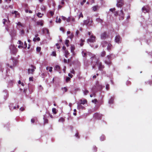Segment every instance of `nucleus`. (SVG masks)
Wrapping results in <instances>:
<instances>
[{
  "instance_id": "nucleus-1",
  "label": "nucleus",
  "mask_w": 152,
  "mask_h": 152,
  "mask_svg": "<svg viewBox=\"0 0 152 152\" xmlns=\"http://www.w3.org/2000/svg\"><path fill=\"white\" fill-rule=\"evenodd\" d=\"M88 34L90 36V38L88 39L87 42L88 43L94 42L95 41L96 37L94 36L90 32H88Z\"/></svg>"
},
{
  "instance_id": "nucleus-2",
  "label": "nucleus",
  "mask_w": 152,
  "mask_h": 152,
  "mask_svg": "<svg viewBox=\"0 0 152 152\" xmlns=\"http://www.w3.org/2000/svg\"><path fill=\"white\" fill-rule=\"evenodd\" d=\"M112 55V54L107 55L105 58V59L104 61V62L106 64L108 65L109 66H110L111 63V59Z\"/></svg>"
},
{
  "instance_id": "nucleus-3",
  "label": "nucleus",
  "mask_w": 152,
  "mask_h": 152,
  "mask_svg": "<svg viewBox=\"0 0 152 152\" xmlns=\"http://www.w3.org/2000/svg\"><path fill=\"white\" fill-rule=\"evenodd\" d=\"M93 21L91 19L89 18H88L87 20L83 21V25H86L87 26H91L92 25Z\"/></svg>"
},
{
  "instance_id": "nucleus-4",
  "label": "nucleus",
  "mask_w": 152,
  "mask_h": 152,
  "mask_svg": "<svg viewBox=\"0 0 152 152\" xmlns=\"http://www.w3.org/2000/svg\"><path fill=\"white\" fill-rule=\"evenodd\" d=\"M96 64L98 65L99 69L100 70H102L104 68V66L102 65V63L100 62L99 60H98L96 62Z\"/></svg>"
},
{
  "instance_id": "nucleus-5",
  "label": "nucleus",
  "mask_w": 152,
  "mask_h": 152,
  "mask_svg": "<svg viewBox=\"0 0 152 152\" xmlns=\"http://www.w3.org/2000/svg\"><path fill=\"white\" fill-rule=\"evenodd\" d=\"M10 49L11 52L13 53H15L17 52V49L13 45H11L9 47Z\"/></svg>"
},
{
  "instance_id": "nucleus-6",
  "label": "nucleus",
  "mask_w": 152,
  "mask_h": 152,
  "mask_svg": "<svg viewBox=\"0 0 152 152\" xmlns=\"http://www.w3.org/2000/svg\"><path fill=\"white\" fill-rule=\"evenodd\" d=\"M124 4L123 0H118L117 1L116 6L118 7H121Z\"/></svg>"
},
{
  "instance_id": "nucleus-7",
  "label": "nucleus",
  "mask_w": 152,
  "mask_h": 152,
  "mask_svg": "<svg viewBox=\"0 0 152 152\" xmlns=\"http://www.w3.org/2000/svg\"><path fill=\"white\" fill-rule=\"evenodd\" d=\"M118 13V15L120 16L119 19L120 20H123L124 19V14L123 10H121Z\"/></svg>"
},
{
  "instance_id": "nucleus-8",
  "label": "nucleus",
  "mask_w": 152,
  "mask_h": 152,
  "mask_svg": "<svg viewBox=\"0 0 152 152\" xmlns=\"http://www.w3.org/2000/svg\"><path fill=\"white\" fill-rule=\"evenodd\" d=\"M104 44H106L107 45V49L108 50H111L112 47V45L110 43H108L107 42H104Z\"/></svg>"
},
{
  "instance_id": "nucleus-9",
  "label": "nucleus",
  "mask_w": 152,
  "mask_h": 152,
  "mask_svg": "<svg viewBox=\"0 0 152 152\" xmlns=\"http://www.w3.org/2000/svg\"><path fill=\"white\" fill-rule=\"evenodd\" d=\"M121 39L119 35H117L115 38V41L117 43H119L121 42Z\"/></svg>"
},
{
  "instance_id": "nucleus-10",
  "label": "nucleus",
  "mask_w": 152,
  "mask_h": 152,
  "mask_svg": "<svg viewBox=\"0 0 152 152\" xmlns=\"http://www.w3.org/2000/svg\"><path fill=\"white\" fill-rule=\"evenodd\" d=\"M31 67L33 68L32 69H28V72L29 74H32L33 72L34 71V69H35V68L33 66H32Z\"/></svg>"
},
{
  "instance_id": "nucleus-11",
  "label": "nucleus",
  "mask_w": 152,
  "mask_h": 152,
  "mask_svg": "<svg viewBox=\"0 0 152 152\" xmlns=\"http://www.w3.org/2000/svg\"><path fill=\"white\" fill-rule=\"evenodd\" d=\"M3 94L4 96V99H6L8 96V91H7V90H5L4 91Z\"/></svg>"
},
{
  "instance_id": "nucleus-12",
  "label": "nucleus",
  "mask_w": 152,
  "mask_h": 152,
  "mask_svg": "<svg viewBox=\"0 0 152 152\" xmlns=\"http://www.w3.org/2000/svg\"><path fill=\"white\" fill-rule=\"evenodd\" d=\"M142 10L144 13L148 12L149 11V8L147 7H144L142 8Z\"/></svg>"
},
{
  "instance_id": "nucleus-13",
  "label": "nucleus",
  "mask_w": 152,
  "mask_h": 152,
  "mask_svg": "<svg viewBox=\"0 0 152 152\" xmlns=\"http://www.w3.org/2000/svg\"><path fill=\"white\" fill-rule=\"evenodd\" d=\"M3 24L6 26L9 23L8 19H4L3 20Z\"/></svg>"
},
{
  "instance_id": "nucleus-14",
  "label": "nucleus",
  "mask_w": 152,
  "mask_h": 152,
  "mask_svg": "<svg viewBox=\"0 0 152 152\" xmlns=\"http://www.w3.org/2000/svg\"><path fill=\"white\" fill-rule=\"evenodd\" d=\"M87 102V100L86 99H80L79 100V102H77L79 103H80V104H84Z\"/></svg>"
},
{
  "instance_id": "nucleus-15",
  "label": "nucleus",
  "mask_w": 152,
  "mask_h": 152,
  "mask_svg": "<svg viewBox=\"0 0 152 152\" xmlns=\"http://www.w3.org/2000/svg\"><path fill=\"white\" fill-rule=\"evenodd\" d=\"M101 115L97 113H95L94 115V116L95 118L99 119L101 117Z\"/></svg>"
},
{
  "instance_id": "nucleus-16",
  "label": "nucleus",
  "mask_w": 152,
  "mask_h": 152,
  "mask_svg": "<svg viewBox=\"0 0 152 152\" xmlns=\"http://www.w3.org/2000/svg\"><path fill=\"white\" fill-rule=\"evenodd\" d=\"M77 108L78 109H83L84 107L82 106L81 104H80V103H79L78 102H77Z\"/></svg>"
},
{
  "instance_id": "nucleus-17",
  "label": "nucleus",
  "mask_w": 152,
  "mask_h": 152,
  "mask_svg": "<svg viewBox=\"0 0 152 152\" xmlns=\"http://www.w3.org/2000/svg\"><path fill=\"white\" fill-rule=\"evenodd\" d=\"M16 23L18 26V28L23 27H24V25L21 23L20 22H18L17 23Z\"/></svg>"
},
{
  "instance_id": "nucleus-18",
  "label": "nucleus",
  "mask_w": 152,
  "mask_h": 152,
  "mask_svg": "<svg viewBox=\"0 0 152 152\" xmlns=\"http://www.w3.org/2000/svg\"><path fill=\"white\" fill-rule=\"evenodd\" d=\"M84 95H87L89 93V91L86 89H84L83 90Z\"/></svg>"
},
{
  "instance_id": "nucleus-19",
  "label": "nucleus",
  "mask_w": 152,
  "mask_h": 152,
  "mask_svg": "<svg viewBox=\"0 0 152 152\" xmlns=\"http://www.w3.org/2000/svg\"><path fill=\"white\" fill-rule=\"evenodd\" d=\"M44 23V21L43 20H41L40 21H38L37 22V24L38 25H40L41 26H42Z\"/></svg>"
},
{
  "instance_id": "nucleus-20",
  "label": "nucleus",
  "mask_w": 152,
  "mask_h": 152,
  "mask_svg": "<svg viewBox=\"0 0 152 152\" xmlns=\"http://www.w3.org/2000/svg\"><path fill=\"white\" fill-rule=\"evenodd\" d=\"M96 21L98 23H103V20L102 19L100 18H97L96 19Z\"/></svg>"
},
{
  "instance_id": "nucleus-21",
  "label": "nucleus",
  "mask_w": 152,
  "mask_h": 152,
  "mask_svg": "<svg viewBox=\"0 0 152 152\" xmlns=\"http://www.w3.org/2000/svg\"><path fill=\"white\" fill-rule=\"evenodd\" d=\"M106 35V33L105 32H104L101 34V38L102 39H104Z\"/></svg>"
},
{
  "instance_id": "nucleus-22",
  "label": "nucleus",
  "mask_w": 152,
  "mask_h": 152,
  "mask_svg": "<svg viewBox=\"0 0 152 152\" xmlns=\"http://www.w3.org/2000/svg\"><path fill=\"white\" fill-rule=\"evenodd\" d=\"M96 86H97V89L98 90H101L102 88V86L101 85H100L98 83L96 84Z\"/></svg>"
},
{
  "instance_id": "nucleus-23",
  "label": "nucleus",
  "mask_w": 152,
  "mask_h": 152,
  "mask_svg": "<svg viewBox=\"0 0 152 152\" xmlns=\"http://www.w3.org/2000/svg\"><path fill=\"white\" fill-rule=\"evenodd\" d=\"M99 8V7L97 6H95L92 7L93 10L94 11H95L97 10Z\"/></svg>"
},
{
  "instance_id": "nucleus-24",
  "label": "nucleus",
  "mask_w": 152,
  "mask_h": 152,
  "mask_svg": "<svg viewBox=\"0 0 152 152\" xmlns=\"http://www.w3.org/2000/svg\"><path fill=\"white\" fill-rule=\"evenodd\" d=\"M64 55L65 57L66 58H67L68 57V55H69V53L68 51L67 50H65L64 52Z\"/></svg>"
},
{
  "instance_id": "nucleus-25",
  "label": "nucleus",
  "mask_w": 152,
  "mask_h": 152,
  "mask_svg": "<svg viewBox=\"0 0 152 152\" xmlns=\"http://www.w3.org/2000/svg\"><path fill=\"white\" fill-rule=\"evenodd\" d=\"M40 39L39 37H37L36 38H34L33 39V41L34 42H36V41H40Z\"/></svg>"
},
{
  "instance_id": "nucleus-26",
  "label": "nucleus",
  "mask_w": 152,
  "mask_h": 152,
  "mask_svg": "<svg viewBox=\"0 0 152 152\" xmlns=\"http://www.w3.org/2000/svg\"><path fill=\"white\" fill-rule=\"evenodd\" d=\"M43 15V14H41L40 12H38L37 14V15L39 18H42Z\"/></svg>"
},
{
  "instance_id": "nucleus-27",
  "label": "nucleus",
  "mask_w": 152,
  "mask_h": 152,
  "mask_svg": "<svg viewBox=\"0 0 152 152\" xmlns=\"http://www.w3.org/2000/svg\"><path fill=\"white\" fill-rule=\"evenodd\" d=\"M61 20L60 18H59L58 19V17H57L56 18V22L57 23H60L61 22Z\"/></svg>"
},
{
  "instance_id": "nucleus-28",
  "label": "nucleus",
  "mask_w": 152,
  "mask_h": 152,
  "mask_svg": "<svg viewBox=\"0 0 152 152\" xmlns=\"http://www.w3.org/2000/svg\"><path fill=\"white\" fill-rule=\"evenodd\" d=\"M64 121V119L63 118H60L58 120V121L60 122H63Z\"/></svg>"
},
{
  "instance_id": "nucleus-29",
  "label": "nucleus",
  "mask_w": 152,
  "mask_h": 152,
  "mask_svg": "<svg viewBox=\"0 0 152 152\" xmlns=\"http://www.w3.org/2000/svg\"><path fill=\"white\" fill-rule=\"evenodd\" d=\"M106 55V52L104 51H102L101 54V56L102 57H104V56Z\"/></svg>"
},
{
  "instance_id": "nucleus-30",
  "label": "nucleus",
  "mask_w": 152,
  "mask_h": 152,
  "mask_svg": "<svg viewBox=\"0 0 152 152\" xmlns=\"http://www.w3.org/2000/svg\"><path fill=\"white\" fill-rule=\"evenodd\" d=\"M113 98L112 97L109 101V103L110 104L113 103Z\"/></svg>"
},
{
  "instance_id": "nucleus-31",
  "label": "nucleus",
  "mask_w": 152,
  "mask_h": 152,
  "mask_svg": "<svg viewBox=\"0 0 152 152\" xmlns=\"http://www.w3.org/2000/svg\"><path fill=\"white\" fill-rule=\"evenodd\" d=\"M60 69V67L58 65H56L55 67V70L58 71Z\"/></svg>"
},
{
  "instance_id": "nucleus-32",
  "label": "nucleus",
  "mask_w": 152,
  "mask_h": 152,
  "mask_svg": "<svg viewBox=\"0 0 152 152\" xmlns=\"http://www.w3.org/2000/svg\"><path fill=\"white\" fill-rule=\"evenodd\" d=\"M69 41L68 40H66L65 41V44L66 45V46L68 47L69 46Z\"/></svg>"
},
{
  "instance_id": "nucleus-33",
  "label": "nucleus",
  "mask_w": 152,
  "mask_h": 152,
  "mask_svg": "<svg viewBox=\"0 0 152 152\" xmlns=\"http://www.w3.org/2000/svg\"><path fill=\"white\" fill-rule=\"evenodd\" d=\"M105 138V137L104 135H102L100 138V140L101 141H103L104 140Z\"/></svg>"
},
{
  "instance_id": "nucleus-34",
  "label": "nucleus",
  "mask_w": 152,
  "mask_h": 152,
  "mask_svg": "<svg viewBox=\"0 0 152 152\" xmlns=\"http://www.w3.org/2000/svg\"><path fill=\"white\" fill-rule=\"evenodd\" d=\"M82 54L83 56H86L87 55V53L84 52V51L82 52Z\"/></svg>"
},
{
  "instance_id": "nucleus-35",
  "label": "nucleus",
  "mask_w": 152,
  "mask_h": 152,
  "mask_svg": "<svg viewBox=\"0 0 152 152\" xmlns=\"http://www.w3.org/2000/svg\"><path fill=\"white\" fill-rule=\"evenodd\" d=\"M104 42H106L105 41H103L102 43V45L103 47H107V46L106 44H103Z\"/></svg>"
},
{
  "instance_id": "nucleus-36",
  "label": "nucleus",
  "mask_w": 152,
  "mask_h": 152,
  "mask_svg": "<svg viewBox=\"0 0 152 152\" xmlns=\"http://www.w3.org/2000/svg\"><path fill=\"white\" fill-rule=\"evenodd\" d=\"M10 109L11 110H12V108L13 107V104H10L9 106Z\"/></svg>"
},
{
  "instance_id": "nucleus-37",
  "label": "nucleus",
  "mask_w": 152,
  "mask_h": 152,
  "mask_svg": "<svg viewBox=\"0 0 152 152\" xmlns=\"http://www.w3.org/2000/svg\"><path fill=\"white\" fill-rule=\"evenodd\" d=\"M43 119L44 120V122L46 123H47L48 121V119L45 118V117L43 118Z\"/></svg>"
},
{
  "instance_id": "nucleus-38",
  "label": "nucleus",
  "mask_w": 152,
  "mask_h": 152,
  "mask_svg": "<svg viewBox=\"0 0 152 152\" xmlns=\"http://www.w3.org/2000/svg\"><path fill=\"white\" fill-rule=\"evenodd\" d=\"M68 22L71 21V18L68 17V18L66 19V20Z\"/></svg>"
},
{
  "instance_id": "nucleus-39",
  "label": "nucleus",
  "mask_w": 152,
  "mask_h": 152,
  "mask_svg": "<svg viewBox=\"0 0 152 152\" xmlns=\"http://www.w3.org/2000/svg\"><path fill=\"white\" fill-rule=\"evenodd\" d=\"M41 49L40 47H37L36 49L37 51L38 52H39L40 51Z\"/></svg>"
},
{
  "instance_id": "nucleus-40",
  "label": "nucleus",
  "mask_w": 152,
  "mask_h": 152,
  "mask_svg": "<svg viewBox=\"0 0 152 152\" xmlns=\"http://www.w3.org/2000/svg\"><path fill=\"white\" fill-rule=\"evenodd\" d=\"M81 42L80 43V45L81 46H82L83 45V42H84V40H83L81 39Z\"/></svg>"
},
{
  "instance_id": "nucleus-41",
  "label": "nucleus",
  "mask_w": 152,
  "mask_h": 152,
  "mask_svg": "<svg viewBox=\"0 0 152 152\" xmlns=\"http://www.w3.org/2000/svg\"><path fill=\"white\" fill-rule=\"evenodd\" d=\"M83 15L82 13V12H81L80 15H79V19L81 17V18H83Z\"/></svg>"
},
{
  "instance_id": "nucleus-42",
  "label": "nucleus",
  "mask_w": 152,
  "mask_h": 152,
  "mask_svg": "<svg viewBox=\"0 0 152 152\" xmlns=\"http://www.w3.org/2000/svg\"><path fill=\"white\" fill-rule=\"evenodd\" d=\"M23 48H26L27 47V44L26 42H24V45L23 46Z\"/></svg>"
},
{
  "instance_id": "nucleus-43",
  "label": "nucleus",
  "mask_w": 152,
  "mask_h": 152,
  "mask_svg": "<svg viewBox=\"0 0 152 152\" xmlns=\"http://www.w3.org/2000/svg\"><path fill=\"white\" fill-rule=\"evenodd\" d=\"M18 108H19V107H18V105H17V106H13L12 108V110H13L14 109H18Z\"/></svg>"
},
{
  "instance_id": "nucleus-44",
  "label": "nucleus",
  "mask_w": 152,
  "mask_h": 152,
  "mask_svg": "<svg viewBox=\"0 0 152 152\" xmlns=\"http://www.w3.org/2000/svg\"><path fill=\"white\" fill-rule=\"evenodd\" d=\"M71 21L72 23L75 22V19L72 18H71Z\"/></svg>"
},
{
  "instance_id": "nucleus-45",
  "label": "nucleus",
  "mask_w": 152,
  "mask_h": 152,
  "mask_svg": "<svg viewBox=\"0 0 152 152\" xmlns=\"http://www.w3.org/2000/svg\"><path fill=\"white\" fill-rule=\"evenodd\" d=\"M51 55L53 56H56V54L55 52H53L51 54Z\"/></svg>"
},
{
  "instance_id": "nucleus-46",
  "label": "nucleus",
  "mask_w": 152,
  "mask_h": 152,
  "mask_svg": "<svg viewBox=\"0 0 152 152\" xmlns=\"http://www.w3.org/2000/svg\"><path fill=\"white\" fill-rule=\"evenodd\" d=\"M56 110L55 108H53L52 111L53 112V113H54V114L56 113Z\"/></svg>"
},
{
  "instance_id": "nucleus-47",
  "label": "nucleus",
  "mask_w": 152,
  "mask_h": 152,
  "mask_svg": "<svg viewBox=\"0 0 152 152\" xmlns=\"http://www.w3.org/2000/svg\"><path fill=\"white\" fill-rule=\"evenodd\" d=\"M86 0H83V1L82 2H81L80 3V4L82 5H83L84 3H85L86 2Z\"/></svg>"
},
{
  "instance_id": "nucleus-48",
  "label": "nucleus",
  "mask_w": 152,
  "mask_h": 152,
  "mask_svg": "<svg viewBox=\"0 0 152 152\" xmlns=\"http://www.w3.org/2000/svg\"><path fill=\"white\" fill-rule=\"evenodd\" d=\"M92 102L93 103H96L97 102V100L96 99H95L92 100Z\"/></svg>"
},
{
  "instance_id": "nucleus-49",
  "label": "nucleus",
  "mask_w": 152,
  "mask_h": 152,
  "mask_svg": "<svg viewBox=\"0 0 152 152\" xmlns=\"http://www.w3.org/2000/svg\"><path fill=\"white\" fill-rule=\"evenodd\" d=\"M70 72L71 73H72L73 74H75V71L74 70V69H72V70H71Z\"/></svg>"
},
{
  "instance_id": "nucleus-50",
  "label": "nucleus",
  "mask_w": 152,
  "mask_h": 152,
  "mask_svg": "<svg viewBox=\"0 0 152 152\" xmlns=\"http://www.w3.org/2000/svg\"><path fill=\"white\" fill-rule=\"evenodd\" d=\"M61 18L64 20L65 21L66 20V18L64 16H62L61 17Z\"/></svg>"
},
{
  "instance_id": "nucleus-51",
  "label": "nucleus",
  "mask_w": 152,
  "mask_h": 152,
  "mask_svg": "<svg viewBox=\"0 0 152 152\" xmlns=\"http://www.w3.org/2000/svg\"><path fill=\"white\" fill-rule=\"evenodd\" d=\"M70 78L69 77H67L66 79V81L67 82H68L70 80Z\"/></svg>"
},
{
  "instance_id": "nucleus-52",
  "label": "nucleus",
  "mask_w": 152,
  "mask_h": 152,
  "mask_svg": "<svg viewBox=\"0 0 152 152\" xmlns=\"http://www.w3.org/2000/svg\"><path fill=\"white\" fill-rule=\"evenodd\" d=\"M106 88L107 90H108L109 89V84L106 85Z\"/></svg>"
},
{
  "instance_id": "nucleus-53",
  "label": "nucleus",
  "mask_w": 152,
  "mask_h": 152,
  "mask_svg": "<svg viewBox=\"0 0 152 152\" xmlns=\"http://www.w3.org/2000/svg\"><path fill=\"white\" fill-rule=\"evenodd\" d=\"M18 44L20 45H22L23 44V43L20 40H19L18 41Z\"/></svg>"
},
{
  "instance_id": "nucleus-54",
  "label": "nucleus",
  "mask_w": 152,
  "mask_h": 152,
  "mask_svg": "<svg viewBox=\"0 0 152 152\" xmlns=\"http://www.w3.org/2000/svg\"><path fill=\"white\" fill-rule=\"evenodd\" d=\"M115 8H111L110 9V11L111 12H113L115 10Z\"/></svg>"
},
{
  "instance_id": "nucleus-55",
  "label": "nucleus",
  "mask_w": 152,
  "mask_h": 152,
  "mask_svg": "<svg viewBox=\"0 0 152 152\" xmlns=\"http://www.w3.org/2000/svg\"><path fill=\"white\" fill-rule=\"evenodd\" d=\"M52 67H50L49 69V71L50 72H52Z\"/></svg>"
},
{
  "instance_id": "nucleus-56",
  "label": "nucleus",
  "mask_w": 152,
  "mask_h": 152,
  "mask_svg": "<svg viewBox=\"0 0 152 152\" xmlns=\"http://www.w3.org/2000/svg\"><path fill=\"white\" fill-rule=\"evenodd\" d=\"M63 89L64 91L65 92H66L67 91V88L66 87H64L63 88Z\"/></svg>"
},
{
  "instance_id": "nucleus-57",
  "label": "nucleus",
  "mask_w": 152,
  "mask_h": 152,
  "mask_svg": "<svg viewBox=\"0 0 152 152\" xmlns=\"http://www.w3.org/2000/svg\"><path fill=\"white\" fill-rule=\"evenodd\" d=\"M49 13L51 16H53L54 15V13L52 11H50Z\"/></svg>"
},
{
  "instance_id": "nucleus-58",
  "label": "nucleus",
  "mask_w": 152,
  "mask_h": 152,
  "mask_svg": "<svg viewBox=\"0 0 152 152\" xmlns=\"http://www.w3.org/2000/svg\"><path fill=\"white\" fill-rule=\"evenodd\" d=\"M68 76L69 77H70V78H72L73 77V75H72V74H71L70 73L68 74Z\"/></svg>"
},
{
  "instance_id": "nucleus-59",
  "label": "nucleus",
  "mask_w": 152,
  "mask_h": 152,
  "mask_svg": "<svg viewBox=\"0 0 152 152\" xmlns=\"http://www.w3.org/2000/svg\"><path fill=\"white\" fill-rule=\"evenodd\" d=\"M24 33V31L23 29H22L20 31V34H23Z\"/></svg>"
},
{
  "instance_id": "nucleus-60",
  "label": "nucleus",
  "mask_w": 152,
  "mask_h": 152,
  "mask_svg": "<svg viewBox=\"0 0 152 152\" xmlns=\"http://www.w3.org/2000/svg\"><path fill=\"white\" fill-rule=\"evenodd\" d=\"M74 48L72 47H71V52H72L73 51V50H74Z\"/></svg>"
},
{
  "instance_id": "nucleus-61",
  "label": "nucleus",
  "mask_w": 152,
  "mask_h": 152,
  "mask_svg": "<svg viewBox=\"0 0 152 152\" xmlns=\"http://www.w3.org/2000/svg\"><path fill=\"white\" fill-rule=\"evenodd\" d=\"M29 80L30 81H32L33 80V78L32 77H30L29 78Z\"/></svg>"
},
{
  "instance_id": "nucleus-62",
  "label": "nucleus",
  "mask_w": 152,
  "mask_h": 152,
  "mask_svg": "<svg viewBox=\"0 0 152 152\" xmlns=\"http://www.w3.org/2000/svg\"><path fill=\"white\" fill-rule=\"evenodd\" d=\"M18 48H23V46L22 45H19L18 46Z\"/></svg>"
},
{
  "instance_id": "nucleus-63",
  "label": "nucleus",
  "mask_w": 152,
  "mask_h": 152,
  "mask_svg": "<svg viewBox=\"0 0 152 152\" xmlns=\"http://www.w3.org/2000/svg\"><path fill=\"white\" fill-rule=\"evenodd\" d=\"M20 110L21 111H23V110H24V108H23V107H21V108H20Z\"/></svg>"
},
{
  "instance_id": "nucleus-64",
  "label": "nucleus",
  "mask_w": 152,
  "mask_h": 152,
  "mask_svg": "<svg viewBox=\"0 0 152 152\" xmlns=\"http://www.w3.org/2000/svg\"><path fill=\"white\" fill-rule=\"evenodd\" d=\"M31 122L32 123H34V119H32L31 120Z\"/></svg>"
}]
</instances>
